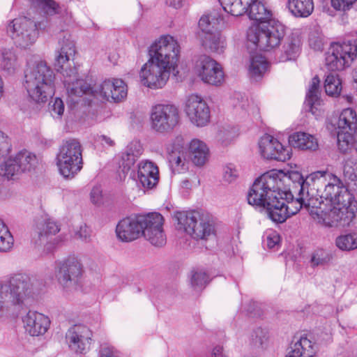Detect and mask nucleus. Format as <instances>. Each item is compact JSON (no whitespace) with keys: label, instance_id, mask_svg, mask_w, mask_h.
Instances as JSON below:
<instances>
[{"label":"nucleus","instance_id":"1","mask_svg":"<svg viewBox=\"0 0 357 357\" xmlns=\"http://www.w3.org/2000/svg\"><path fill=\"white\" fill-rule=\"evenodd\" d=\"M309 184L297 171L268 172L256 178L247 194V201H311Z\"/></svg>","mask_w":357,"mask_h":357},{"label":"nucleus","instance_id":"2","mask_svg":"<svg viewBox=\"0 0 357 357\" xmlns=\"http://www.w3.org/2000/svg\"><path fill=\"white\" fill-rule=\"evenodd\" d=\"M75 45L69 38L64 36L61 47L55 58L54 66L56 71L63 77V84L69 96L81 97L84 94L92 95L97 98L111 101L114 79H107L101 84L91 86L82 79L78 78L76 68H65V64L73 59L75 54Z\"/></svg>","mask_w":357,"mask_h":357},{"label":"nucleus","instance_id":"3","mask_svg":"<svg viewBox=\"0 0 357 357\" xmlns=\"http://www.w3.org/2000/svg\"><path fill=\"white\" fill-rule=\"evenodd\" d=\"M247 8L249 18L260 22L248 29V41L263 51L278 47L285 36L286 29L280 22L271 20L272 10L267 3L264 0H250Z\"/></svg>","mask_w":357,"mask_h":357},{"label":"nucleus","instance_id":"4","mask_svg":"<svg viewBox=\"0 0 357 357\" xmlns=\"http://www.w3.org/2000/svg\"><path fill=\"white\" fill-rule=\"evenodd\" d=\"M41 282L26 273H15L0 282V317L21 305L40 289Z\"/></svg>","mask_w":357,"mask_h":357},{"label":"nucleus","instance_id":"5","mask_svg":"<svg viewBox=\"0 0 357 357\" xmlns=\"http://www.w3.org/2000/svg\"><path fill=\"white\" fill-rule=\"evenodd\" d=\"M176 227L197 241H207L215 234V222L202 209L175 211L172 215Z\"/></svg>","mask_w":357,"mask_h":357},{"label":"nucleus","instance_id":"6","mask_svg":"<svg viewBox=\"0 0 357 357\" xmlns=\"http://www.w3.org/2000/svg\"><path fill=\"white\" fill-rule=\"evenodd\" d=\"M24 73V86L33 101L45 103L54 96L55 75L45 62L29 65Z\"/></svg>","mask_w":357,"mask_h":357},{"label":"nucleus","instance_id":"7","mask_svg":"<svg viewBox=\"0 0 357 357\" xmlns=\"http://www.w3.org/2000/svg\"><path fill=\"white\" fill-rule=\"evenodd\" d=\"M353 202H305V208L311 218L325 227L337 226L343 221L347 224L355 217L356 205Z\"/></svg>","mask_w":357,"mask_h":357},{"label":"nucleus","instance_id":"8","mask_svg":"<svg viewBox=\"0 0 357 357\" xmlns=\"http://www.w3.org/2000/svg\"><path fill=\"white\" fill-rule=\"evenodd\" d=\"M180 46L176 40L169 35L162 36L155 41L149 50L150 60L160 63L174 72L177 66Z\"/></svg>","mask_w":357,"mask_h":357},{"label":"nucleus","instance_id":"9","mask_svg":"<svg viewBox=\"0 0 357 357\" xmlns=\"http://www.w3.org/2000/svg\"><path fill=\"white\" fill-rule=\"evenodd\" d=\"M80 143L76 139L66 141L57 154V165L65 178H73L82 169V155Z\"/></svg>","mask_w":357,"mask_h":357},{"label":"nucleus","instance_id":"10","mask_svg":"<svg viewBox=\"0 0 357 357\" xmlns=\"http://www.w3.org/2000/svg\"><path fill=\"white\" fill-rule=\"evenodd\" d=\"M138 215L142 236L155 247L164 246L167 243L164 217L158 212L141 213Z\"/></svg>","mask_w":357,"mask_h":357},{"label":"nucleus","instance_id":"11","mask_svg":"<svg viewBox=\"0 0 357 357\" xmlns=\"http://www.w3.org/2000/svg\"><path fill=\"white\" fill-rule=\"evenodd\" d=\"M7 33L15 45L22 49L32 45L38 38L35 22L26 17L15 18L7 26Z\"/></svg>","mask_w":357,"mask_h":357},{"label":"nucleus","instance_id":"12","mask_svg":"<svg viewBox=\"0 0 357 357\" xmlns=\"http://www.w3.org/2000/svg\"><path fill=\"white\" fill-rule=\"evenodd\" d=\"M151 120L152 128L155 131L159 132L170 131L178 123V109L172 105H157L152 108Z\"/></svg>","mask_w":357,"mask_h":357},{"label":"nucleus","instance_id":"13","mask_svg":"<svg viewBox=\"0 0 357 357\" xmlns=\"http://www.w3.org/2000/svg\"><path fill=\"white\" fill-rule=\"evenodd\" d=\"M60 229L57 222L45 213L40 206L33 220L31 241L36 245L41 246L48 241L50 236L56 235Z\"/></svg>","mask_w":357,"mask_h":357},{"label":"nucleus","instance_id":"14","mask_svg":"<svg viewBox=\"0 0 357 357\" xmlns=\"http://www.w3.org/2000/svg\"><path fill=\"white\" fill-rule=\"evenodd\" d=\"M195 71L205 83L218 86L224 81L225 74L221 65L208 56L202 55L199 57Z\"/></svg>","mask_w":357,"mask_h":357},{"label":"nucleus","instance_id":"15","mask_svg":"<svg viewBox=\"0 0 357 357\" xmlns=\"http://www.w3.org/2000/svg\"><path fill=\"white\" fill-rule=\"evenodd\" d=\"M171 70L153 60H149L139 72L141 82L151 89H161L169 78Z\"/></svg>","mask_w":357,"mask_h":357},{"label":"nucleus","instance_id":"16","mask_svg":"<svg viewBox=\"0 0 357 357\" xmlns=\"http://www.w3.org/2000/svg\"><path fill=\"white\" fill-rule=\"evenodd\" d=\"M81 275V264L75 259H68L56 265L55 271L56 280L67 291L76 287Z\"/></svg>","mask_w":357,"mask_h":357},{"label":"nucleus","instance_id":"17","mask_svg":"<svg viewBox=\"0 0 357 357\" xmlns=\"http://www.w3.org/2000/svg\"><path fill=\"white\" fill-rule=\"evenodd\" d=\"M185 112L190 121L198 127L206 126L210 121V109L197 95H190L186 101Z\"/></svg>","mask_w":357,"mask_h":357},{"label":"nucleus","instance_id":"18","mask_svg":"<svg viewBox=\"0 0 357 357\" xmlns=\"http://www.w3.org/2000/svg\"><path fill=\"white\" fill-rule=\"evenodd\" d=\"M92 333L84 325H75L66 333V340L69 348L76 353L83 354L88 351L91 344Z\"/></svg>","mask_w":357,"mask_h":357},{"label":"nucleus","instance_id":"19","mask_svg":"<svg viewBox=\"0 0 357 357\" xmlns=\"http://www.w3.org/2000/svg\"><path fill=\"white\" fill-rule=\"evenodd\" d=\"M259 148L261 156L266 160L284 162L291 157L289 151L270 135H264L260 138Z\"/></svg>","mask_w":357,"mask_h":357},{"label":"nucleus","instance_id":"20","mask_svg":"<svg viewBox=\"0 0 357 357\" xmlns=\"http://www.w3.org/2000/svg\"><path fill=\"white\" fill-rule=\"evenodd\" d=\"M138 213L121 219L116 224L115 233L119 241L123 243L134 241L142 236Z\"/></svg>","mask_w":357,"mask_h":357},{"label":"nucleus","instance_id":"21","mask_svg":"<svg viewBox=\"0 0 357 357\" xmlns=\"http://www.w3.org/2000/svg\"><path fill=\"white\" fill-rule=\"evenodd\" d=\"M22 321L25 331L31 336L44 335L50 325L48 317L36 311H29Z\"/></svg>","mask_w":357,"mask_h":357},{"label":"nucleus","instance_id":"22","mask_svg":"<svg viewBox=\"0 0 357 357\" xmlns=\"http://www.w3.org/2000/svg\"><path fill=\"white\" fill-rule=\"evenodd\" d=\"M137 178L144 189L153 188L159 181L158 166L149 160L141 161L137 165Z\"/></svg>","mask_w":357,"mask_h":357},{"label":"nucleus","instance_id":"23","mask_svg":"<svg viewBox=\"0 0 357 357\" xmlns=\"http://www.w3.org/2000/svg\"><path fill=\"white\" fill-rule=\"evenodd\" d=\"M187 149L181 144H173L169 151L168 162L174 173H182L188 169Z\"/></svg>","mask_w":357,"mask_h":357},{"label":"nucleus","instance_id":"24","mask_svg":"<svg viewBox=\"0 0 357 357\" xmlns=\"http://www.w3.org/2000/svg\"><path fill=\"white\" fill-rule=\"evenodd\" d=\"M255 209L267 215L273 222L282 223L287 220L284 202H248Z\"/></svg>","mask_w":357,"mask_h":357},{"label":"nucleus","instance_id":"25","mask_svg":"<svg viewBox=\"0 0 357 357\" xmlns=\"http://www.w3.org/2000/svg\"><path fill=\"white\" fill-rule=\"evenodd\" d=\"M300 51V40L297 37H289L285 40L282 49L276 52L275 59L277 62L295 60L298 56Z\"/></svg>","mask_w":357,"mask_h":357},{"label":"nucleus","instance_id":"26","mask_svg":"<svg viewBox=\"0 0 357 357\" xmlns=\"http://www.w3.org/2000/svg\"><path fill=\"white\" fill-rule=\"evenodd\" d=\"M333 45L347 68L351 66L357 59V40H346L342 42H333Z\"/></svg>","mask_w":357,"mask_h":357},{"label":"nucleus","instance_id":"27","mask_svg":"<svg viewBox=\"0 0 357 357\" xmlns=\"http://www.w3.org/2000/svg\"><path fill=\"white\" fill-rule=\"evenodd\" d=\"M334 181H337L338 184L328 183L326 185L321 196V198L326 201H355L354 197L348 189L343 185H340V179L335 178Z\"/></svg>","mask_w":357,"mask_h":357},{"label":"nucleus","instance_id":"28","mask_svg":"<svg viewBox=\"0 0 357 357\" xmlns=\"http://www.w3.org/2000/svg\"><path fill=\"white\" fill-rule=\"evenodd\" d=\"M287 7L295 17H307L314 10L313 0H288Z\"/></svg>","mask_w":357,"mask_h":357},{"label":"nucleus","instance_id":"29","mask_svg":"<svg viewBox=\"0 0 357 357\" xmlns=\"http://www.w3.org/2000/svg\"><path fill=\"white\" fill-rule=\"evenodd\" d=\"M289 144L302 150H315L318 144L315 137L305 132H296L289 136Z\"/></svg>","mask_w":357,"mask_h":357},{"label":"nucleus","instance_id":"30","mask_svg":"<svg viewBox=\"0 0 357 357\" xmlns=\"http://www.w3.org/2000/svg\"><path fill=\"white\" fill-rule=\"evenodd\" d=\"M189 151L192 162L197 166H202L205 164L208 155V149L202 141L194 139L189 145Z\"/></svg>","mask_w":357,"mask_h":357},{"label":"nucleus","instance_id":"31","mask_svg":"<svg viewBox=\"0 0 357 357\" xmlns=\"http://www.w3.org/2000/svg\"><path fill=\"white\" fill-rule=\"evenodd\" d=\"M290 349L287 357H313L315 354L312 342L306 337H301Z\"/></svg>","mask_w":357,"mask_h":357},{"label":"nucleus","instance_id":"32","mask_svg":"<svg viewBox=\"0 0 357 357\" xmlns=\"http://www.w3.org/2000/svg\"><path fill=\"white\" fill-rule=\"evenodd\" d=\"M268 66V62L264 56L256 55L252 56L248 68V74L252 82H258L264 76Z\"/></svg>","mask_w":357,"mask_h":357},{"label":"nucleus","instance_id":"33","mask_svg":"<svg viewBox=\"0 0 357 357\" xmlns=\"http://www.w3.org/2000/svg\"><path fill=\"white\" fill-rule=\"evenodd\" d=\"M338 130L353 132L357 128V114L356 111L350 107L344 109L339 115L337 122Z\"/></svg>","mask_w":357,"mask_h":357},{"label":"nucleus","instance_id":"34","mask_svg":"<svg viewBox=\"0 0 357 357\" xmlns=\"http://www.w3.org/2000/svg\"><path fill=\"white\" fill-rule=\"evenodd\" d=\"M319 84L320 79L318 76H315L312 79L308 92L306 95L305 101L306 109L308 112L314 114V109H317L316 106L320 105V91H319Z\"/></svg>","mask_w":357,"mask_h":357},{"label":"nucleus","instance_id":"35","mask_svg":"<svg viewBox=\"0 0 357 357\" xmlns=\"http://www.w3.org/2000/svg\"><path fill=\"white\" fill-rule=\"evenodd\" d=\"M202 45L212 52L221 54L225 47V38L220 33L215 31L205 36H200Z\"/></svg>","mask_w":357,"mask_h":357},{"label":"nucleus","instance_id":"36","mask_svg":"<svg viewBox=\"0 0 357 357\" xmlns=\"http://www.w3.org/2000/svg\"><path fill=\"white\" fill-rule=\"evenodd\" d=\"M325 66L330 71H340L347 68L345 64H342V60L340 58L339 54L336 51L332 43L326 51Z\"/></svg>","mask_w":357,"mask_h":357},{"label":"nucleus","instance_id":"37","mask_svg":"<svg viewBox=\"0 0 357 357\" xmlns=\"http://www.w3.org/2000/svg\"><path fill=\"white\" fill-rule=\"evenodd\" d=\"M249 0H224L221 3L223 9L233 16L247 13Z\"/></svg>","mask_w":357,"mask_h":357},{"label":"nucleus","instance_id":"38","mask_svg":"<svg viewBox=\"0 0 357 357\" xmlns=\"http://www.w3.org/2000/svg\"><path fill=\"white\" fill-rule=\"evenodd\" d=\"M15 158L21 172L31 171L38 162L36 155L26 150L20 151Z\"/></svg>","mask_w":357,"mask_h":357},{"label":"nucleus","instance_id":"39","mask_svg":"<svg viewBox=\"0 0 357 357\" xmlns=\"http://www.w3.org/2000/svg\"><path fill=\"white\" fill-rule=\"evenodd\" d=\"M351 131L338 130L337 132V146L342 153L355 151L354 139Z\"/></svg>","mask_w":357,"mask_h":357},{"label":"nucleus","instance_id":"40","mask_svg":"<svg viewBox=\"0 0 357 357\" xmlns=\"http://www.w3.org/2000/svg\"><path fill=\"white\" fill-rule=\"evenodd\" d=\"M336 246L342 251H351L357 249V233L353 232L337 236Z\"/></svg>","mask_w":357,"mask_h":357},{"label":"nucleus","instance_id":"41","mask_svg":"<svg viewBox=\"0 0 357 357\" xmlns=\"http://www.w3.org/2000/svg\"><path fill=\"white\" fill-rule=\"evenodd\" d=\"M14 245V238L8 227L0 219V252L10 251Z\"/></svg>","mask_w":357,"mask_h":357},{"label":"nucleus","instance_id":"42","mask_svg":"<svg viewBox=\"0 0 357 357\" xmlns=\"http://www.w3.org/2000/svg\"><path fill=\"white\" fill-rule=\"evenodd\" d=\"M35 7L40 8L45 15L55 19L61 11L60 6L54 0H40Z\"/></svg>","mask_w":357,"mask_h":357},{"label":"nucleus","instance_id":"43","mask_svg":"<svg viewBox=\"0 0 357 357\" xmlns=\"http://www.w3.org/2000/svg\"><path fill=\"white\" fill-rule=\"evenodd\" d=\"M326 93L331 96H338L342 90V82L338 75L329 74L324 82Z\"/></svg>","mask_w":357,"mask_h":357},{"label":"nucleus","instance_id":"44","mask_svg":"<svg viewBox=\"0 0 357 357\" xmlns=\"http://www.w3.org/2000/svg\"><path fill=\"white\" fill-rule=\"evenodd\" d=\"M21 170L14 158H9L0 165V176L6 177L8 179L13 178L17 175Z\"/></svg>","mask_w":357,"mask_h":357},{"label":"nucleus","instance_id":"45","mask_svg":"<svg viewBox=\"0 0 357 357\" xmlns=\"http://www.w3.org/2000/svg\"><path fill=\"white\" fill-rule=\"evenodd\" d=\"M332 258L333 256L330 251L318 248L312 253L310 259L311 266H325L330 263Z\"/></svg>","mask_w":357,"mask_h":357},{"label":"nucleus","instance_id":"46","mask_svg":"<svg viewBox=\"0 0 357 357\" xmlns=\"http://www.w3.org/2000/svg\"><path fill=\"white\" fill-rule=\"evenodd\" d=\"M127 96V89L125 82L121 79H114V87L112 88V100L119 102Z\"/></svg>","mask_w":357,"mask_h":357},{"label":"nucleus","instance_id":"47","mask_svg":"<svg viewBox=\"0 0 357 357\" xmlns=\"http://www.w3.org/2000/svg\"><path fill=\"white\" fill-rule=\"evenodd\" d=\"M1 68L8 73H13L16 66V56L10 50L2 53Z\"/></svg>","mask_w":357,"mask_h":357},{"label":"nucleus","instance_id":"48","mask_svg":"<svg viewBox=\"0 0 357 357\" xmlns=\"http://www.w3.org/2000/svg\"><path fill=\"white\" fill-rule=\"evenodd\" d=\"M356 168H357L356 159L353 157L347 158L343 167L344 177L351 181L357 180V174L355 172Z\"/></svg>","mask_w":357,"mask_h":357},{"label":"nucleus","instance_id":"49","mask_svg":"<svg viewBox=\"0 0 357 357\" xmlns=\"http://www.w3.org/2000/svg\"><path fill=\"white\" fill-rule=\"evenodd\" d=\"M268 338V332L261 328H257L251 335V342L256 347L263 348L266 344Z\"/></svg>","mask_w":357,"mask_h":357},{"label":"nucleus","instance_id":"50","mask_svg":"<svg viewBox=\"0 0 357 357\" xmlns=\"http://www.w3.org/2000/svg\"><path fill=\"white\" fill-rule=\"evenodd\" d=\"M238 176V170L234 164H227L222 169V181L225 183H234L236 181Z\"/></svg>","mask_w":357,"mask_h":357},{"label":"nucleus","instance_id":"51","mask_svg":"<svg viewBox=\"0 0 357 357\" xmlns=\"http://www.w3.org/2000/svg\"><path fill=\"white\" fill-rule=\"evenodd\" d=\"M208 282V276L202 271H195L191 278V284L195 289L204 287Z\"/></svg>","mask_w":357,"mask_h":357},{"label":"nucleus","instance_id":"52","mask_svg":"<svg viewBox=\"0 0 357 357\" xmlns=\"http://www.w3.org/2000/svg\"><path fill=\"white\" fill-rule=\"evenodd\" d=\"M199 28L200 31L198 33V37L209 35L214 31V26L211 24L209 15H203L199 21Z\"/></svg>","mask_w":357,"mask_h":357},{"label":"nucleus","instance_id":"53","mask_svg":"<svg viewBox=\"0 0 357 357\" xmlns=\"http://www.w3.org/2000/svg\"><path fill=\"white\" fill-rule=\"evenodd\" d=\"M49 111L54 118H60L64 112V104L60 98H56L49 104Z\"/></svg>","mask_w":357,"mask_h":357},{"label":"nucleus","instance_id":"54","mask_svg":"<svg viewBox=\"0 0 357 357\" xmlns=\"http://www.w3.org/2000/svg\"><path fill=\"white\" fill-rule=\"evenodd\" d=\"M238 135V130L236 128H224L218 133V137L222 143L227 146Z\"/></svg>","mask_w":357,"mask_h":357},{"label":"nucleus","instance_id":"55","mask_svg":"<svg viewBox=\"0 0 357 357\" xmlns=\"http://www.w3.org/2000/svg\"><path fill=\"white\" fill-rule=\"evenodd\" d=\"M98 357H120V353L112 345L104 343L100 347Z\"/></svg>","mask_w":357,"mask_h":357},{"label":"nucleus","instance_id":"56","mask_svg":"<svg viewBox=\"0 0 357 357\" xmlns=\"http://www.w3.org/2000/svg\"><path fill=\"white\" fill-rule=\"evenodd\" d=\"M284 202L283 204V209L286 213L287 219L291 215L296 214L301 208H304L305 202Z\"/></svg>","mask_w":357,"mask_h":357},{"label":"nucleus","instance_id":"57","mask_svg":"<svg viewBox=\"0 0 357 357\" xmlns=\"http://www.w3.org/2000/svg\"><path fill=\"white\" fill-rule=\"evenodd\" d=\"M356 1L357 0H331V3L335 10L345 11L349 10Z\"/></svg>","mask_w":357,"mask_h":357},{"label":"nucleus","instance_id":"58","mask_svg":"<svg viewBox=\"0 0 357 357\" xmlns=\"http://www.w3.org/2000/svg\"><path fill=\"white\" fill-rule=\"evenodd\" d=\"M138 158L126 153L122 157V171L123 173H128V172L134 166L135 162Z\"/></svg>","mask_w":357,"mask_h":357},{"label":"nucleus","instance_id":"59","mask_svg":"<svg viewBox=\"0 0 357 357\" xmlns=\"http://www.w3.org/2000/svg\"><path fill=\"white\" fill-rule=\"evenodd\" d=\"M280 236L275 231H271L267 234L266 243L268 248L272 249L279 245Z\"/></svg>","mask_w":357,"mask_h":357},{"label":"nucleus","instance_id":"60","mask_svg":"<svg viewBox=\"0 0 357 357\" xmlns=\"http://www.w3.org/2000/svg\"><path fill=\"white\" fill-rule=\"evenodd\" d=\"M53 17L45 15L40 21L35 22L36 31L38 32V30L50 31L53 27Z\"/></svg>","mask_w":357,"mask_h":357},{"label":"nucleus","instance_id":"61","mask_svg":"<svg viewBox=\"0 0 357 357\" xmlns=\"http://www.w3.org/2000/svg\"><path fill=\"white\" fill-rule=\"evenodd\" d=\"M10 149L11 145L8 137L0 130V156L3 157L8 155Z\"/></svg>","mask_w":357,"mask_h":357},{"label":"nucleus","instance_id":"62","mask_svg":"<svg viewBox=\"0 0 357 357\" xmlns=\"http://www.w3.org/2000/svg\"><path fill=\"white\" fill-rule=\"evenodd\" d=\"M143 149L139 142H132L128 146L126 153L132 154V155L139 158L142 154Z\"/></svg>","mask_w":357,"mask_h":357},{"label":"nucleus","instance_id":"63","mask_svg":"<svg viewBox=\"0 0 357 357\" xmlns=\"http://www.w3.org/2000/svg\"><path fill=\"white\" fill-rule=\"evenodd\" d=\"M309 44L312 49L317 51L321 50L324 45L322 38L319 36L317 37L313 34L310 36Z\"/></svg>","mask_w":357,"mask_h":357},{"label":"nucleus","instance_id":"64","mask_svg":"<svg viewBox=\"0 0 357 357\" xmlns=\"http://www.w3.org/2000/svg\"><path fill=\"white\" fill-rule=\"evenodd\" d=\"M96 142L100 143L103 147H112L115 145L114 140L105 135H98Z\"/></svg>","mask_w":357,"mask_h":357}]
</instances>
